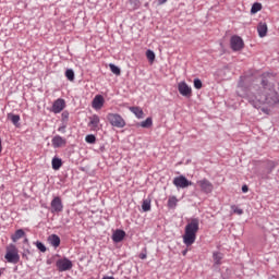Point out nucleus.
I'll return each mask as SVG.
<instances>
[{"mask_svg": "<svg viewBox=\"0 0 279 279\" xmlns=\"http://www.w3.org/2000/svg\"><path fill=\"white\" fill-rule=\"evenodd\" d=\"M178 90L180 95H182V97H186L187 99H190V97H193V89L184 81L178 84Z\"/></svg>", "mask_w": 279, "mask_h": 279, "instance_id": "obj_7", "label": "nucleus"}, {"mask_svg": "<svg viewBox=\"0 0 279 279\" xmlns=\"http://www.w3.org/2000/svg\"><path fill=\"white\" fill-rule=\"evenodd\" d=\"M7 119L15 125V128H19V123L21 121V116L14 114V113H8Z\"/></svg>", "mask_w": 279, "mask_h": 279, "instance_id": "obj_18", "label": "nucleus"}, {"mask_svg": "<svg viewBox=\"0 0 279 279\" xmlns=\"http://www.w3.org/2000/svg\"><path fill=\"white\" fill-rule=\"evenodd\" d=\"M56 267H57L58 271H69L71 269H73V262H71V259L64 257V258L58 259L56 262Z\"/></svg>", "mask_w": 279, "mask_h": 279, "instance_id": "obj_5", "label": "nucleus"}, {"mask_svg": "<svg viewBox=\"0 0 279 279\" xmlns=\"http://www.w3.org/2000/svg\"><path fill=\"white\" fill-rule=\"evenodd\" d=\"M141 260H145V258H147V248H144V253H141L140 256Z\"/></svg>", "mask_w": 279, "mask_h": 279, "instance_id": "obj_36", "label": "nucleus"}, {"mask_svg": "<svg viewBox=\"0 0 279 279\" xmlns=\"http://www.w3.org/2000/svg\"><path fill=\"white\" fill-rule=\"evenodd\" d=\"M231 209L235 215H243V209L236 207V205L231 206Z\"/></svg>", "mask_w": 279, "mask_h": 279, "instance_id": "obj_35", "label": "nucleus"}, {"mask_svg": "<svg viewBox=\"0 0 279 279\" xmlns=\"http://www.w3.org/2000/svg\"><path fill=\"white\" fill-rule=\"evenodd\" d=\"M48 241L52 247H60V236H58V234H51Z\"/></svg>", "mask_w": 279, "mask_h": 279, "instance_id": "obj_19", "label": "nucleus"}, {"mask_svg": "<svg viewBox=\"0 0 279 279\" xmlns=\"http://www.w3.org/2000/svg\"><path fill=\"white\" fill-rule=\"evenodd\" d=\"M250 191V187L247 185L242 186V193H247Z\"/></svg>", "mask_w": 279, "mask_h": 279, "instance_id": "obj_39", "label": "nucleus"}, {"mask_svg": "<svg viewBox=\"0 0 279 279\" xmlns=\"http://www.w3.org/2000/svg\"><path fill=\"white\" fill-rule=\"evenodd\" d=\"M202 86H203L202 80L195 78L194 80V88H196V90H199V89H202Z\"/></svg>", "mask_w": 279, "mask_h": 279, "instance_id": "obj_33", "label": "nucleus"}, {"mask_svg": "<svg viewBox=\"0 0 279 279\" xmlns=\"http://www.w3.org/2000/svg\"><path fill=\"white\" fill-rule=\"evenodd\" d=\"M85 141L89 145H95V143L97 142V137H95V135L93 134H89V135H86Z\"/></svg>", "mask_w": 279, "mask_h": 279, "instance_id": "obj_30", "label": "nucleus"}, {"mask_svg": "<svg viewBox=\"0 0 279 279\" xmlns=\"http://www.w3.org/2000/svg\"><path fill=\"white\" fill-rule=\"evenodd\" d=\"M24 243H29V240L27 238L24 239Z\"/></svg>", "mask_w": 279, "mask_h": 279, "instance_id": "obj_43", "label": "nucleus"}, {"mask_svg": "<svg viewBox=\"0 0 279 279\" xmlns=\"http://www.w3.org/2000/svg\"><path fill=\"white\" fill-rule=\"evenodd\" d=\"M142 210L144 213H149L151 210V201L150 199H144L142 203Z\"/></svg>", "mask_w": 279, "mask_h": 279, "instance_id": "obj_23", "label": "nucleus"}, {"mask_svg": "<svg viewBox=\"0 0 279 279\" xmlns=\"http://www.w3.org/2000/svg\"><path fill=\"white\" fill-rule=\"evenodd\" d=\"M163 3H167V0H158L159 5H163Z\"/></svg>", "mask_w": 279, "mask_h": 279, "instance_id": "obj_40", "label": "nucleus"}, {"mask_svg": "<svg viewBox=\"0 0 279 279\" xmlns=\"http://www.w3.org/2000/svg\"><path fill=\"white\" fill-rule=\"evenodd\" d=\"M275 169H276V162H274V161H268V162L266 163V171H267V173H262V174H259V178H260L262 180H269V174H270Z\"/></svg>", "mask_w": 279, "mask_h": 279, "instance_id": "obj_12", "label": "nucleus"}, {"mask_svg": "<svg viewBox=\"0 0 279 279\" xmlns=\"http://www.w3.org/2000/svg\"><path fill=\"white\" fill-rule=\"evenodd\" d=\"M198 186L201 187V191L203 193H206L207 195L209 193H213L215 185H213V183L210 181H208V179H202L199 181H197Z\"/></svg>", "mask_w": 279, "mask_h": 279, "instance_id": "obj_8", "label": "nucleus"}, {"mask_svg": "<svg viewBox=\"0 0 279 279\" xmlns=\"http://www.w3.org/2000/svg\"><path fill=\"white\" fill-rule=\"evenodd\" d=\"M28 254H32V252H29V248H26V250H24V252L22 253V256H23L24 258H26V260H27V259H28V257H27Z\"/></svg>", "mask_w": 279, "mask_h": 279, "instance_id": "obj_38", "label": "nucleus"}, {"mask_svg": "<svg viewBox=\"0 0 279 279\" xmlns=\"http://www.w3.org/2000/svg\"><path fill=\"white\" fill-rule=\"evenodd\" d=\"M61 117H62V121H69V111H63Z\"/></svg>", "mask_w": 279, "mask_h": 279, "instance_id": "obj_37", "label": "nucleus"}, {"mask_svg": "<svg viewBox=\"0 0 279 279\" xmlns=\"http://www.w3.org/2000/svg\"><path fill=\"white\" fill-rule=\"evenodd\" d=\"M62 167V159L54 157L52 158V169L54 171H59V169Z\"/></svg>", "mask_w": 279, "mask_h": 279, "instance_id": "obj_22", "label": "nucleus"}, {"mask_svg": "<svg viewBox=\"0 0 279 279\" xmlns=\"http://www.w3.org/2000/svg\"><path fill=\"white\" fill-rule=\"evenodd\" d=\"M140 125L141 128H151V125H154V121L151 118H147L145 121H142Z\"/></svg>", "mask_w": 279, "mask_h": 279, "instance_id": "obj_29", "label": "nucleus"}, {"mask_svg": "<svg viewBox=\"0 0 279 279\" xmlns=\"http://www.w3.org/2000/svg\"><path fill=\"white\" fill-rule=\"evenodd\" d=\"M104 102H105L104 96L96 95L95 98L93 99L92 107L95 110H101V108H104Z\"/></svg>", "mask_w": 279, "mask_h": 279, "instance_id": "obj_14", "label": "nucleus"}, {"mask_svg": "<svg viewBox=\"0 0 279 279\" xmlns=\"http://www.w3.org/2000/svg\"><path fill=\"white\" fill-rule=\"evenodd\" d=\"M51 213H62L64 210V205H62V198L60 196L54 197L51 203Z\"/></svg>", "mask_w": 279, "mask_h": 279, "instance_id": "obj_10", "label": "nucleus"}, {"mask_svg": "<svg viewBox=\"0 0 279 279\" xmlns=\"http://www.w3.org/2000/svg\"><path fill=\"white\" fill-rule=\"evenodd\" d=\"M113 243H121V241H123L125 239V231L121 230V229H117L112 236H111Z\"/></svg>", "mask_w": 279, "mask_h": 279, "instance_id": "obj_15", "label": "nucleus"}, {"mask_svg": "<svg viewBox=\"0 0 279 279\" xmlns=\"http://www.w3.org/2000/svg\"><path fill=\"white\" fill-rule=\"evenodd\" d=\"M101 279H116L113 276H104Z\"/></svg>", "mask_w": 279, "mask_h": 279, "instance_id": "obj_41", "label": "nucleus"}, {"mask_svg": "<svg viewBox=\"0 0 279 279\" xmlns=\"http://www.w3.org/2000/svg\"><path fill=\"white\" fill-rule=\"evenodd\" d=\"M267 23L265 22H259L257 25V32H258V36L259 38H265V36H267Z\"/></svg>", "mask_w": 279, "mask_h": 279, "instance_id": "obj_17", "label": "nucleus"}, {"mask_svg": "<svg viewBox=\"0 0 279 279\" xmlns=\"http://www.w3.org/2000/svg\"><path fill=\"white\" fill-rule=\"evenodd\" d=\"M62 131V128H59V132Z\"/></svg>", "mask_w": 279, "mask_h": 279, "instance_id": "obj_46", "label": "nucleus"}, {"mask_svg": "<svg viewBox=\"0 0 279 279\" xmlns=\"http://www.w3.org/2000/svg\"><path fill=\"white\" fill-rule=\"evenodd\" d=\"M131 5H133V10H138L141 2L138 0H130Z\"/></svg>", "mask_w": 279, "mask_h": 279, "instance_id": "obj_34", "label": "nucleus"}, {"mask_svg": "<svg viewBox=\"0 0 279 279\" xmlns=\"http://www.w3.org/2000/svg\"><path fill=\"white\" fill-rule=\"evenodd\" d=\"M64 108H66V102L64 101V99L58 98L52 104L51 112H53L54 114H60V112H62V110H64Z\"/></svg>", "mask_w": 279, "mask_h": 279, "instance_id": "obj_11", "label": "nucleus"}, {"mask_svg": "<svg viewBox=\"0 0 279 279\" xmlns=\"http://www.w3.org/2000/svg\"><path fill=\"white\" fill-rule=\"evenodd\" d=\"M130 110L131 112H133V114H135L137 119H143L144 117L143 109H141L140 107H131Z\"/></svg>", "mask_w": 279, "mask_h": 279, "instance_id": "obj_21", "label": "nucleus"}, {"mask_svg": "<svg viewBox=\"0 0 279 279\" xmlns=\"http://www.w3.org/2000/svg\"><path fill=\"white\" fill-rule=\"evenodd\" d=\"M107 120L112 128L122 129L125 128V120L119 113H108Z\"/></svg>", "mask_w": 279, "mask_h": 279, "instance_id": "obj_4", "label": "nucleus"}, {"mask_svg": "<svg viewBox=\"0 0 279 279\" xmlns=\"http://www.w3.org/2000/svg\"><path fill=\"white\" fill-rule=\"evenodd\" d=\"M172 184H174L178 189H189V186H193V182L189 181V179H186L184 175L175 177Z\"/></svg>", "mask_w": 279, "mask_h": 279, "instance_id": "obj_6", "label": "nucleus"}, {"mask_svg": "<svg viewBox=\"0 0 279 279\" xmlns=\"http://www.w3.org/2000/svg\"><path fill=\"white\" fill-rule=\"evenodd\" d=\"M263 10V4L260 2H255L251 8V14H256Z\"/></svg>", "mask_w": 279, "mask_h": 279, "instance_id": "obj_25", "label": "nucleus"}, {"mask_svg": "<svg viewBox=\"0 0 279 279\" xmlns=\"http://www.w3.org/2000/svg\"><path fill=\"white\" fill-rule=\"evenodd\" d=\"M3 151V146H1V138H0V154Z\"/></svg>", "mask_w": 279, "mask_h": 279, "instance_id": "obj_42", "label": "nucleus"}, {"mask_svg": "<svg viewBox=\"0 0 279 279\" xmlns=\"http://www.w3.org/2000/svg\"><path fill=\"white\" fill-rule=\"evenodd\" d=\"M51 143H52V147H54V149H58L66 145V140L60 135H56L54 137H52Z\"/></svg>", "mask_w": 279, "mask_h": 279, "instance_id": "obj_13", "label": "nucleus"}, {"mask_svg": "<svg viewBox=\"0 0 279 279\" xmlns=\"http://www.w3.org/2000/svg\"><path fill=\"white\" fill-rule=\"evenodd\" d=\"M100 121L99 116L93 114L89 117L88 128H90V130H99Z\"/></svg>", "mask_w": 279, "mask_h": 279, "instance_id": "obj_16", "label": "nucleus"}, {"mask_svg": "<svg viewBox=\"0 0 279 279\" xmlns=\"http://www.w3.org/2000/svg\"><path fill=\"white\" fill-rule=\"evenodd\" d=\"M109 68L113 75H121V69H119V66L114 65L113 63H110Z\"/></svg>", "mask_w": 279, "mask_h": 279, "instance_id": "obj_28", "label": "nucleus"}, {"mask_svg": "<svg viewBox=\"0 0 279 279\" xmlns=\"http://www.w3.org/2000/svg\"><path fill=\"white\" fill-rule=\"evenodd\" d=\"M268 81L263 78L262 86L263 89L256 94L250 92L247 86V77L241 76L238 83L236 95L242 99H246L253 108H260V106H276L278 104V94L276 92H270L269 94L265 93L267 89Z\"/></svg>", "mask_w": 279, "mask_h": 279, "instance_id": "obj_1", "label": "nucleus"}, {"mask_svg": "<svg viewBox=\"0 0 279 279\" xmlns=\"http://www.w3.org/2000/svg\"><path fill=\"white\" fill-rule=\"evenodd\" d=\"M4 258H5L7 263H11L12 265H16L21 262V255H19V248H16V245L11 244L7 248Z\"/></svg>", "mask_w": 279, "mask_h": 279, "instance_id": "obj_3", "label": "nucleus"}, {"mask_svg": "<svg viewBox=\"0 0 279 279\" xmlns=\"http://www.w3.org/2000/svg\"><path fill=\"white\" fill-rule=\"evenodd\" d=\"M183 256H186V250L182 252Z\"/></svg>", "mask_w": 279, "mask_h": 279, "instance_id": "obj_44", "label": "nucleus"}, {"mask_svg": "<svg viewBox=\"0 0 279 279\" xmlns=\"http://www.w3.org/2000/svg\"><path fill=\"white\" fill-rule=\"evenodd\" d=\"M215 265H221V260H223V254L219 252H214L213 254Z\"/></svg>", "mask_w": 279, "mask_h": 279, "instance_id": "obj_24", "label": "nucleus"}, {"mask_svg": "<svg viewBox=\"0 0 279 279\" xmlns=\"http://www.w3.org/2000/svg\"><path fill=\"white\" fill-rule=\"evenodd\" d=\"M25 236V231L23 229H19L15 231V233L11 236L13 243H16L20 239H23Z\"/></svg>", "mask_w": 279, "mask_h": 279, "instance_id": "obj_20", "label": "nucleus"}, {"mask_svg": "<svg viewBox=\"0 0 279 279\" xmlns=\"http://www.w3.org/2000/svg\"><path fill=\"white\" fill-rule=\"evenodd\" d=\"M262 110H263V112H267V110L265 108H263Z\"/></svg>", "mask_w": 279, "mask_h": 279, "instance_id": "obj_45", "label": "nucleus"}, {"mask_svg": "<svg viewBox=\"0 0 279 279\" xmlns=\"http://www.w3.org/2000/svg\"><path fill=\"white\" fill-rule=\"evenodd\" d=\"M232 51H241L244 47L243 39L240 36H232L230 40Z\"/></svg>", "mask_w": 279, "mask_h": 279, "instance_id": "obj_9", "label": "nucleus"}, {"mask_svg": "<svg viewBox=\"0 0 279 279\" xmlns=\"http://www.w3.org/2000/svg\"><path fill=\"white\" fill-rule=\"evenodd\" d=\"M197 232H199V219L193 218L191 221L185 226V233L183 235V243L187 247L193 245L197 239Z\"/></svg>", "mask_w": 279, "mask_h": 279, "instance_id": "obj_2", "label": "nucleus"}, {"mask_svg": "<svg viewBox=\"0 0 279 279\" xmlns=\"http://www.w3.org/2000/svg\"><path fill=\"white\" fill-rule=\"evenodd\" d=\"M35 245H36L37 250H39V252H47V246H45V244H43V242L37 241V242H35Z\"/></svg>", "mask_w": 279, "mask_h": 279, "instance_id": "obj_32", "label": "nucleus"}, {"mask_svg": "<svg viewBox=\"0 0 279 279\" xmlns=\"http://www.w3.org/2000/svg\"><path fill=\"white\" fill-rule=\"evenodd\" d=\"M175 206H178V197L175 196H169L168 198V208H175Z\"/></svg>", "mask_w": 279, "mask_h": 279, "instance_id": "obj_26", "label": "nucleus"}, {"mask_svg": "<svg viewBox=\"0 0 279 279\" xmlns=\"http://www.w3.org/2000/svg\"><path fill=\"white\" fill-rule=\"evenodd\" d=\"M65 77L69 80V82H74L75 81V72L71 69H68L65 71Z\"/></svg>", "mask_w": 279, "mask_h": 279, "instance_id": "obj_27", "label": "nucleus"}, {"mask_svg": "<svg viewBox=\"0 0 279 279\" xmlns=\"http://www.w3.org/2000/svg\"><path fill=\"white\" fill-rule=\"evenodd\" d=\"M146 58L149 60V62H154V60H156V53H154L153 50H147Z\"/></svg>", "mask_w": 279, "mask_h": 279, "instance_id": "obj_31", "label": "nucleus"}]
</instances>
